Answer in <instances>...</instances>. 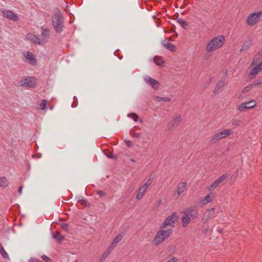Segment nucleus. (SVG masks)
Instances as JSON below:
<instances>
[{
	"label": "nucleus",
	"instance_id": "f257e3e1",
	"mask_svg": "<svg viewBox=\"0 0 262 262\" xmlns=\"http://www.w3.org/2000/svg\"><path fill=\"white\" fill-rule=\"evenodd\" d=\"M181 212L183 214L182 218V226L183 228L187 227L191 220L196 219L199 216V212L195 206L185 208Z\"/></svg>",
	"mask_w": 262,
	"mask_h": 262
},
{
	"label": "nucleus",
	"instance_id": "f03ea898",
	"mask_svg": "<svg viewBox=\"0 0 262 262\" xmlns=\"http://www.w3.org/2000/svg\"><path fill=\"white\" fill-rule=\"evenodd\" d=\"M225 42L223 35H219L212 38L207 44L206 50L208 53L213 52L221 48Z\"/></svg>",
	"mask_w": 262,
	"mask_h": 262
},
{
	"label": "nucleus",
	"instance_id": "7ed1b4c3",
	"mask_svg": "<svg viewBox=\"0 0 262 262\" xmlns=\"http://www.w3.org/2000/svg\"><path fill=\"white\" fill-rule=\"evenodd\" d=\"M260 54H257L255 55L251 66L254 67L250 72V76L251 79H254L256 75L262 71V59Z\"/></svg>",
	"mask_w": 262,
	"mask_h": 262
},
{
	"label": "nucleus",
	"instance_id": "20e7f679",
	"mask_svg": "<svg viewBox=\"0 0 262 262\" xmlns=\"http://www.w3.org/2000/svg\"><path fill=\"white\" fill-rule=\"evenodd\" d=\"M52 25L55 31L60 33L63 31L64 26L63 17L59 11L56 12L52 18Z\"/></svg>",
	"mask_w": 262,
	"mask_h": 262
},
{
	"label": "nucleus",
	"instance_id": "39448f33",
	"mask_svg": "<svg viewBox=\"0 0 262 262\" xmlns=\"http://www.w3.org/2000/svg\"><path fill=\"white\" fill-rule=\"evenodd\" d=\"M172 232V229H169L166 230H159L152 239V244L155 246L159 245L167 239L171 235Z\"/></svg>",
	"mask_w": 262,
	"mask_h": 262
},
{
	"label": "nucleus",
	"instance_id": "423d86ee",
	"mask_svg": "<svg viewBox=\"0 0 262 262\" xmlns=\"http://www.w3.org/2000/svg\"><path fill=\"white\" fill-rule=\"evenodd\" d=\"M261 16L262 11H261L252 13L248 16L246 23L247 25L253 27L259 21Z\"/></svg>",
	"mask_w": 262,
	"mask_h": 262
},
{
	"label": "nucleus",
	"instance_id": "0eeeda50",
	"mask_svg": "<svg viewBox=\"0 0 262 262\" xmlns=\"http://www.w3.org/2000/svg\"><path fill=\"white\" fill-rule=\"evenodd\" d=\"M179 217L177 213L173 212L170 215L168 216L163 224L161 225V229L166 228L168 226H174L173 224L178 220Z\"/></svg>",
	"mask_w": 262,
	"mask_h": 262
},
{
	"label": "nucleus",
	"instance_id": "6e6552de",
	"mask_svg": "<svg viewBox=\"0 0 262 262\" xmlns=\"http://www.w3.org/2000/svg\"><path fill=\"white\" fill-rule=\"evenodd\" d=\"M182 121V116L177 114L174 115L168 124L169 129L176 128Z\"/></svg>",
	"mask_w": 262,
	"mask_h": 262
},
{
	"label": "nucleus",
	"instance_id": "1a4fd4ad",
	"mask_svg": "<svg viewBox=\"0 0 262 262\" xmlns=\"http://www.w3.org/2000/svg\"><path fill=\"white\" fill-rule=\"evenodd\" d=\"M35 79L33 77H27L21 81V85L24 87L35 88Z\"/></svg>",
	"mask_w": 262,
	"mask_h": 262
},
{
	"label": "nucleus",
	"instance_id": "9d476101",
	"mask_svg": "<svg viewBox=\"0 0 262 262\" xmlns=\"http://www.w3.org/2000/svg\"><path fill=\"white\" fill-rule=\"evenodd\" d=\"M27 38L35 44L42 45L46 43L45 39H40L36 35L32 33L28 34L27 35Z\"/></svg>",
	"mask_w": 262,
	"mask_h": 262
},
{
	"label": "nucleus",
	"instance_id": "9b49d317",
	"mask_svg": "<svg viewBox=\"0 0 262 262\" xmlns=\"http://www.w3.org/2000/svg\"><path fill=\"white\" fill-rule=\"evenodd\" d=\"M144 80L149 85H150L155 90L158 89L159 85H160L158 81L149 76L146 75L144 78Z\"/></svg>",
	"mask_w": 262,
	"mask_h": 262
},
{
	"label": "nucleus",
	"instance_id": "f8f14e48",
	"mask_svg": "<svg viewBox=\"0 0 262 262\" xmlns=\"http://www.w3.org/2000/svg\"><path fill=\"white\" fill-rule=\"evenodd\" d=\"M26 60L31 65H35L37 60L33 54L29 51L25 52L23 53Z\"/></svg>",
	"mask_w": 262,
	"mask_h": 262
},
{
	"label": "nucleus",
	"instance_id": "ddd939ff",
	"mask_svg": "<svg viewBox=\"0 0 262 262\" xmlns=\"http://www.w3.org/2000/svg\"><path fill=\"white\" fill-rule=\"evenodd\" d=\"M227 178L226 174H223L219 177L217 180H215L212 184L208 187V189L210 190L215 188L219 184L224 181Z\"/></svg>",
	"mask_w": 262,
	"mask_h": 262
},
{
	"label": "nucleus",
	"instance_id": "4468645a",
	"mask_svg": "<svg viewBox=\"0 0 262 262\" xmlns=\"http://www.w3.org/2000/svg\"><path fill=\"white\" fill-rule=\"evenodd\" d=\"M123 238V235L122 233L117 234L113 239L108 247H110L112 249L114 250L116 247L117 245L122 240Z\"/></svg>",
	"mask_w": 262,
	"mask_h": 262
},
{
	"label": "nucleus",
	"instance_id": "2eb2a0df",
	"mask_svg": "<svg viewBox=\"0 0 262 262\" xmlns=\"http://www.w3.org/2000/svg\"><path fill=\"white\" fill-rule=\"evenodd\" d=\"M3 16L10 20L13 21H17L18 19V17L14 13L11 11L5 10L3 11Z\"/></svg>",
	"mask_w": 262,
	"mask_h": 262
},
{
	"label": "nucleus",
	"instance_id": "dca6fc26",
	"mask_svg": "<svg viewBox=\"0 0 262 262\" xmlns=\"http://www.w3.org/2000/svg\"><path fill=\"white\" fill-rule=\"evenodd\" d=\"M41 35L42 36V38L40 39H45L46 42H47L48 38L50 37V30L49 29L47 28L41 27Z\"/></svg>",
	"mask_w": 262,
	"mask_h": 262
},
{
	"label": "nucleus",
	"instance_id": "f3484780",
	"mask_svg": "<svg viewBox=\"0 0 262 262\" xmlns=\"http://www.w3.org/2000/svg\"><path fill=\"white\" fill-rule=\"evenodd\" d=\"M215 215V209L212 208L211 209L207 210L204 214L203 220H208L209 219L213 218Z\"/></svg>",
	"mask_w": 262,
	"mask_h": 262
},
{
	"label": "nucleus",
	"instance_id": "a211bd4d",
	"mask_svg": "<svg viewBox=\"0 0 262 262\" xmlns=\"http://www.w3.org/2000/svg\"><path fill=\"white\" fill-rule=\"evenodd\" d=\"M187 183L186 182H181L178 184L177 189V193L178 195H180L182 192H183L186 188Z\"/></svg>",
	"mask_w": 262,
	"mask_h": 262
},
{
	"label": "nucleus",
	"instance_id": "6ab92c4d",
	"mask_svg": "<svg viewBox=\"0 0 262 262\" xmlns=\"http://www.w3.org/2000/svg\"><path fill=\"white\" fill-rule=\"evenodd\" d=\"M162 44L166 49L170 51H174L176 48L175 46L173 43L166 41L165 40L162 41Z\"/></svg>",
	"mask_w": 262,
	"mask_h": 262
},
{
	"label": "nucleus",
	"instance_id": "aec40b11",
	"mask_svg": "<svg viewBox=\"0 0 262 262\" xmlns=\"http://www.w3.org/2000/svg\"><path fill=\"white\" fill-rule=\"evenodd\" d=\"M113 250V249L108 246L107 250L103 252L100 257V262L104 261Z\"/></svg>",
	"mask_w": 262,
	"mask_h": 262
},
{
	"label": "nucleus",
	"instance_id": "412c9836",
	"mask_svg": "<svg viewBox=\"0 0 262 262\" xmlns=\"http://www.w3.org/2000/svg\"><path fill=\"white\" fill-rule=\"evenodd\" d=\"M219 133L222 139H224L232 134L233 132L231 129H225L219 132Z\"/></svg>",
	"mask_w": 262,
	"mask_h": 262
},
{
	"label": "nucleus",
	"instance_id": "4be33fe9",
	"mask_svg": "<svg viewBox=\"0 0 262 262\" xmlns=\"http://www.w3.org/2000/svg\"><path fill=\"white\" fill-rule=\"evenodd\" d=\"M222 139L220 134L219 133L213 135L210 139V142L212 144L217 142L220 140Z\"/></svg>",
	"mask_w": 262,
	"mask_h": 262
},
{
	"label": "nucleus",
	"instance_id": "5701e85b",
	"mask_svg": "<svg viewBox=\"0 0 262 262\" xmlns=\"http://www.w3.org/2000/svg\"><path fill=\"white\" fill-rule=\"evenodd\" d=\"M147 187L145 186L144 185H143L139 189L138 193L137 194L136 196H143L146 191H147Z\"/></svg>",
	"mask_w": 262,
	"mask_h": 262
},
{
	"label": "nucleus",
	"instance_id": "b1692460",
	"mask_svg": "<svg viewBox=\"0 0 262 262\" xmlns=\"http://www.w3.org/2000/svg\"><path fill=\"white\" fill-rule=\"evenodd\" d=\"M251 45V40L245 42L239 50L241 52L248 50Z\"/></svg>",
	"mask_w": 262,
	"mask_h": 262
},
{
	"label": "nucleus",
	"instance_id": "393cba45",
	"mask_svg": "<svg viewBox=\"0 0 262 262\" xmlns=\"http://www.w3.org/2000/svg\"><path fill=\"white\" fill-rule=\"evenodd\" d=\"M78 198V199H79L77 200V202L79 204L86 207L90 206V203L88 201H87V200L83 198Z\"/></svg>",
	"mask_w": 262,
	"mask_h": 262
},
{
	"label": "nucleus",
	"instance_id": "a878e982",
	"mask_svg": "<svg viewBox=\"0 0 262 262\" xmlns=\"http://www.w3.org/2000/svg\"><path fill=\"white\" fill-rule=\"evenodd\" d=\"M154 61L156 64L160 66H162L164 62V61L162 57L157 56H156L154 58Z\"/></svg>",
	"mask_w": 262,
	"mask_h": 262
},
{
	"label": "nucleus",
	"instance_id": "bb28decb",
	"mask_svg": "<svg viewBox=\"0 0 262 262\" xmlns=\"http://www.w3.org/2000/svg\"><path fill=\"white\" fill-rule=\"evenodd\" d=\"M8 186V182L5 177H0V187H6Z\"/></svg>",
	"mask_w": 262,
	"mask_h": 262
},
{
	"label": "nucleus",
	"instance_id": "cd10ccee",
	"mask_svg": "<svg viewBox=\"0 0 262 262\" xmlns=\"http://www.w3.org/2000/svg\"><path fill=\"white\" fill-rule=\"evenodd\" d=\"M48 102L46 100H41L38 103L39 109L44 110L46 109L47 104Z\"/></svg>",
	"mask_w": 262,
	"mask_h": 262
},
{
	"label": "nucleus",
	"instance_id": "c85d7f7f",
	"mask_svg": "<svg viewBox=\"0 0 262 262\" xmlns=\"http://www.w3.org/2000/svg\"><path fill=\"white\" fill-rule=\"evenodd\" d=\"M213 201V198H204L200 202L199 205L202 206Z\"/></svg>",
	"mask_w": 262,
	"mask_h": 262
},
{
	"label": "nucleus",
	"instance_id": "c756f323",
	"mask_svg": "<svg viewBox=\"0 0 262 262\" xmlns=\"http://www.w3.org/2000/svg\"><path fill=\"white\" fill-rule=\"evenodd\" d=\"M176 20L177 22H178L183 28L186 29V27L187 26V23L186 21L179 17H177Z\"/></svg>",
	"mask_w": 262,
	"mask_h": 262
},
{
	"label": "nucleus",
	"instance_id": "7c9ffc66",
	"mask_svg": "<svg viewBox=\"0 0 262 262\" xmlns=\"http://www.w3.org/2000/svg\"><path fill=\"white\" fill-rule=\"evenodd\" d=\"M52 237L58 241H61L64 239V237L60 235V233L58 232H55V233H53Z\"/></svg>",
	"mask_w": 262,
	"mask_h": 262
},
{
	"label": "nucleus",
	"instance_id": "2f4dec72",
	"mask_svg": "<svg viewBox=\"0 0 262 262\" xmlns=\"http://www.w3.org/2000/svg\"><path fill=\"white\" fill-rule=\"evenodd\" d=\"M244 104H245L246 106H248V109H250L253 108L256 106V102L255 100H251L247 102L244 103Z\"/></svg>",
	"mask_w": 262,
	"mask_h": 262
},
{
	"label": "nucleus",
	"instance_id": "473e14b6",
	"mask_svg": "<svg viewBox=\"0 0 262 262\" xmlns=\"http://www.w3.org/2000/svg\"><path fill=\"white\" fill-rule=\"evenodd\" d=\"M155 99L157 101H163V102H170L171 101V99L168 97H161L160 96H156L155 97Z\"/></svg>",
	"mask_w": 262,
	"mask_h": 262
},
{
	"label": "nucleus",
	"instance_id": "72a5a7b5",
	"mask_svg": "<svg viewBox=\"0 0 262 262\" xmlns=\"http://www.w3.org/2000/svg\"><path fill=\"white\" fill-rule=\"evenodd\" d=\"M0 253L2 255V256L6 259L9 258V256L3 247L1 245L0 247Z\"/></svg>",
	"mask_w": 262,
	"mask_h": 262
},
{
	"label": "nucleus",
	"instance_id": "f704fd0d",
	"mask_svg": "<svg viewBox=\"0 0 262 262\" xmlns=\"http://www.w3.org/2000/svg\"><path fill=\"white\" fill-rule=\"evenodd\" d=\"M252 84L254 88L257 86H262V78L255 80L254 82H252Z\"/></svg>",
	"mask_w": 262,
	"mask_h": 262
},
{
	"label": "nucleus",
	"instance_id": "c9c22d12",
	"mask_svg": "<svg viewBox=\"0 0 262 262\" xmlns=\"http://www.w3.org/2000/svg\"><path fill=\"white\" fill-rule=\"evenodd\" d=\"M241 123V120L238 119H232L231 120V124L233 126H238Z\"/></svg>",
	"mask_w": 262,
	"mask_h": 262
},
{
	"label": "nucleus",
	"instance_id": "e433bc0d",
	"mask_svg": "<svg viewBox=\"0 0 262 262\" xmlns=\"http://www.w3.org/2000/svg\"><path fill=\"white\" fill-rule=\"evenodd\" d=\"M128 117L132 118L135 122L137 121L139 119V116L135 113H130L127 115Z\"/></svg>",
	"mask_w": 262,
	"mask_h": 262
},
{
	"label": "nucleus",
	"instance_id": "4c0bfd02",
	"mask_svg": "<svg viewBox=\"0 0 262 262\" xmlns=\"http://www.w3.org/2000/svg\"><path fill=\"white\" fill-rule=\"evenodd\" d=\"M104 154L110 159H116L117 158V156L116 155H114L112 152H105Z\"/></svg>",
	"mask_w": 262,
	"mask_h": 262
},
{
	"label": "nucleus",
	"instance_id": "58836bf2",
	"mask_svg": "<svg viewBox=\"0 0 262 262\" xmlns=\"http://www.w3.org/2000/svg\"><path fill=\"white\" fill-rule=\"evenodd\" d=\"M248 106H246L245 104L244 103H242L241 105H239L237 108V110L239 112H243L245 111L246 110L248 109Z\"/></svg>",
	"mask_w": 262,
	"mask_h": 262
},
{
	"label": "nucleus",
	"instance_id": "ea45409f",
	"mask_svg": "<svg viewBox=\"0 0 262 262\" xmlns=\"http://www.w3.org/2000/svg\"><path fill=\"white\" fill-rule=\"evenodd\" d=\"M253 88H254V86H253V84L252 83H251L250 84L247 85V86H246L243 90L242 91V93H245L246 92H248L249 91H250Z\"/></svg>",
	"mask_w": 262,
	"mask_h": 262
},
{
	"label": "nucleus",
	"instance_id": "a19ab883",
	"mask_svg": "<svg viewBox=\"0 0 262 262\" xmlns=\"http://www.w3.org/2000/svg\"><path fill=\"white\" fill-rule=\"evenodd\" d=\"M152 179H153L150 177L149 178L144 185L147 188H148V187L150 186L152 183Z\"/></svg>",
	"mask_w": 262,
	"mask_h": 262
},
{
	"label": "nucleus",
	"instance_id": "79ce46f5",
	"mask_svg": "<svg viewBox=\"0 0 262 262\" xmlns=\"http://www.w3.org/2000/svg\"><path fill=\"white\" fill-rule=\"evenodd\" d=\"M61 228L64 231L68 232L69 230V225L67 223H62L61 224Z\"/></svg>",
	"mask_w": 262,
	"mask_h": 262
},
{
	"label": "nucleus",
	"instance_id": "37998d69",
	"mask_svg": "<svg viewBox=\"0 0 262 262\" xmlns=\"http://www.w3.org/2000/svg\"><path fill=\"white\" fill-rule=\"evenodd\" d=\"M225 85V81L224 80H220L217 83L216 86L220 89Z\"/></svg>",
	"mask_w": 262,
	"mask_h": 262
},
{
	"label": "nucleus",
	"instance_id": "c03bdc74",
	"mask_svg": "<svg viewBox=\"0 0 262 262\" xmlns=\"http://www.w3.org/2000/svg\"><path fill=\"white\" fill-rule=\"evenodd\" d=\"M41 258H42L45 261H47V262H50V261H51V259H50L48 256H46V255H42V256H41Z\"/></svg>",
	"mask_w": 262,
	"mask_h": 262
},
{
	"label": "nucleus",
	"instance_id": "a18cd8bd",
	"mask_svg": "<svg viewBox=\"0 0 262 262\" xmlns=\"http://www.w3.org/2000/svg\"><path fill=\"white\" fill-rule=\"evenodd\" d=\"M96 194H98V195H99L100 196H101L105 195L104 192H103L102 191H101V190H97L96 191Z\"/></svg>",
	"mask_w": 262,
	"mask_h": 262
},
{
	"label": "nucleus",
	"instance_id": "49530a36",
	"mask_svg": "<svg viewBox=\"0 0 262 262\" xmlns=\"http://www.w3.org/2000/svg\"><path fill=\"white\" fill-rule=\"evenodd\" d=\"M29 262H41L40 260H38V259L35 258H31Z\"/></svg>",
	"mask_w": 262,
	"mask_h": 262
},
{
	"label": "nucleus",
	"instance_id": "de8ad7c7",
	"mask_svg": "<svg viewBox=\"0 0 262 262\" xmlns=\"http://www.w3.org/2000/svg\"><path fill=\"white\" fill-rule=\"evenodd\" d=\"M141 136V134L140 133H135L134 134V137L137 138H139Z\"/></svg>",
	"mask_w": 262,
	"mask_h": 262
},
{
	"label": "nucleus",
	"instance_id": "09e8293b",
	"mask_svg": "<svg viewBox=\"0 0 262 262\" xmlns=\"http://www.w3.org/2000/svg\"><path fill=\"white\" fill-rule=\"evenodd\" d=\"M125 143L128 147H131L133 145L132 142L128 140L125 141Z\"/></svg>",
	"mask_w": 262,
	"mask_h": 262
},
{
	"label": "nucleus",
	"instance_id": "8fccbe9b",
	"mask_svg": "<svg viewBox=\"0 0 262 262\" xmlns=\"http://www.w3.org/2000/svg\"><path fill=\"white\" fill-rule=\"evenodd\" d=\"M219 90H220V89L215 86V87L214 88L213 92V93L214 94H216V93H217L218 92Z\"/></svg>",
	"mask_w": 262,
	"mask_h": 262
},
{
	"label": "nucleus",
	"instance_id": "3c124183",
	"mask_svg": "<svg viewBox=\"0 0 262 262\" xmlns=\"http://www.w3.org/2000/svg\"><path fill=\"white\" fill-rule=\"evenodd\" d=\"M22 189H23V186H21L19 187L18 188V193L19 194H21V192H22Z\"/></svg>",
	"mask_w": 262,
	"mask_h": 262
},
{
	"label": "nucleus",
	"instance_id": "603ef678",
	"mask_svg": "<svg viewBox=\"0 0 262 262\" xmlns=\"http://www.w3.org/2000/svg\"><path fill=\"white\" fill-rule=\"evenodd\" d=\"M130 160L131 162H135V161L133 159H131Z\"/></svg>",
	"mask_w": 262,
	"mask_h": 262
},
{
	"label": "nucleus",
	"instance_id": "864d4df0",
	"mask_svg": "<svg viewBox=\"0 0 262 262\" xmlns=\"http://www.w3.org/2000/svg\"><path fill=\"white\" fill-rule=\"evenodd\" d=\"M206 196L209 197V196H210V194H208Z\"/></svg>",
	"mask_w": 262,
	"mask_h": 262
}]
</instances>
